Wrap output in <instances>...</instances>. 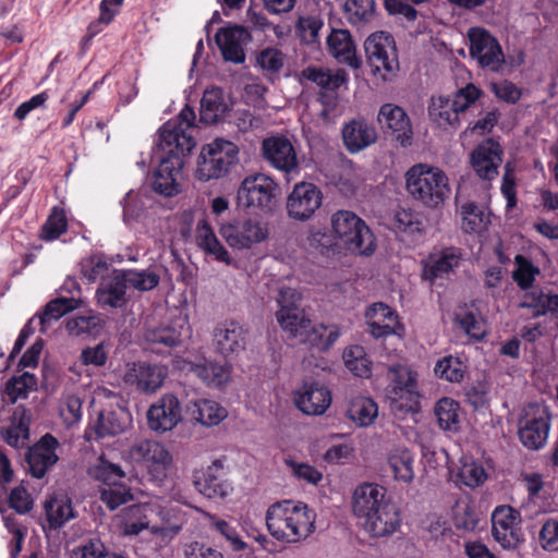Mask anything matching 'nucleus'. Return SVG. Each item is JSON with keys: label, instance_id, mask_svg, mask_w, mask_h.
I'll return each instance as SVG.
<instances>
[{"label": "nucleus", "instance_id": "nucleus-17", "mask_svg": "<svg viewBox=\"0 0 558 558\" xmlns=\"http://www.w3.org/2000/svg\"><path fill=\"white\" fill-rule=\"evenodd\" d=\"M262 156L272 168L286 174L299 171L296 150L291 141L283 135L264 138Z\"/></svg>", "mask_w": 558, "mask_h": 558}, {"label": "nucleus", "instance_id": "nucleus-62", "mask_svg": "<svg viewBox=\"0 0 558 558\" xmlns=\"http://www.w3.org/2000/svg\"><path fill=\"white\" fill-rule=\"evenodd\" d=\"M478 523L477 513L469 502L458 504L454 509L453 524L457 530L472 532Z\"/></svg>", "mask_w": 558, "mask_h": 558}, {"label": "nucleus", "instance_id": "nucleus-40", "mask_svg": "<svg viewBox=\"0 0 558 558\" xmlns=\"http://www.w3.org/2000/svg\"><path fill=\"white\" fill-rule=\"evenodd\" d=\"M348 417L360 426H368L378 415L377 403L367 397L357 396L351 399Z\"/></svg>", "mask_w": 558, "mask_h": 558}, {"label": "nucleus", "instance_id": "nucleus-31", "mask_svg": "<svg viewBox=\"0 0 558 558\" xmlns=\"http://www.w3.org/2000/svg\"><path fill=\"white\" fill-rule=\"evenodd\" d=\"M29 423L27 410L19 405L10 417V424L0 428V435L13 448L26 447L29 439Z\"/></svg>", "mask_w": 558, "mask_h": 558}, {"label": "nucleus", "instance_id": "nucleus-28", "mask_svg": "<svg viewBox=\"0 0 558 558\" xmlns=\"http://www.w3.org/2000/svg\"><path fill=\"white\" fill-rule=\"evenodd\" d=\"M378 121L390 131L392 138L401 146L407 147L412 144L411 121L400 106L384 104L378 112Z\"/></svg>", "mask_w": 558, "mask_h": 558}, {"label": "nucleus", "instance_id": "nucleus-23", "mask_svg": "<svg viewBox=\"0 0 558 558\" xmlns=\"http://www.w3.org/2000/svg\"><path fill=\"white\" fill-rule=\"evenodd\" d=\"M181 418V404L178 398L171 393L163 395L147 411L148 427L157 433L173 429Z\"/></svg>", "mask_w": 558, "mask_h": 558}, {"label": "nucleus", "instance_id": "nucleus-16", "mask_svg": "<svg viewBox=\"0 0 558 558\" xmlns=\"http://www.w3.org/2000/svg\"><path fill=\"white\" fill-rule=\"evenodd\" d=\"M504 149L500 143L488 137L483 140L472 150L470 163L476 175L484 181H493L499 173L502 163Z\"/></svg>", "mask_w": 558, "mask_h": 558}, {"label": "nucleus", "instance_id": "nucleus-36", "mask_svg": "<svg viewBox=\"0 0 558 558\" xmlns=\"http://www.w3.org/2000/svg\"><path fill=\"white\" fill-rule=\"evenodd\" d=\"M46 520L50 529H59L75 517L72 500L63 494L49 497L44 504Z\"/></svg>", "mask_w": 558, "mask_h": 558}, {"label": "nucleus", "instance_id": "nucleus-8", "mask_svg": "<svg viewBox=\"0 0 558 558\" xmlns=\"http://www.w3.org/2000/svg\"><path fill=\"white\" fill-rule=\"evenodd\" d=\"M482 96V90L469 83L459 88L452 98L446 96L432 97L428 113L430 120L439 128L457 129L460 125V114L465 112Z\"/></svg>", "mask_w": 558, "mask_h": 558}, {"label": "nucleus", "instance_id": "nucleus-30", "mask_svg": "<svg viewBox=\"0 0 558 558\" xmlns=\"http://www.w3.org/2000/svg\"><path fill=\"white\" fill-rule=\"evenodd\" d=\"M128 283L122 270H114L113 275L102 280L97 289V303L101 308H122L128 303Z\"/></svg>", "mask_w": 558, "mask_h": 558}, {"label": "nucleus", "instance_id": "nucleus-7", "mask_svg": "<svg viewBox=\"0 0 558 558\" xmlns=\"http://www.w3.org/2000/svg\"><path fill=\"white\" fill-rule=\"evenodd\" d=\"M331 228L339 244L351 253L371 256L376 250L375 236L356 214L338 210L331 216Z\"/></svg>", "mask_w": 558, "mask_h": 558}, {"label": "nucleus", "instance_id": "nucleus-58", "mask_svg": "<svg viewBox=\"0 0 558 558\" xmlns=\"http://www.w3.org/2000/svg\"><path fill=\"white\" fill-rule=\"evenodd\" d=\"M90 474L99 482H102L106 487L121 483L125 477V473L120 465L111 463L102 458L90 470Z\"/></svg>", "mask_w": 558, "mask_h": 558}, {"label": "nucleus", "instance_id": "nucleus-2", "mask_svg": "<svg viewBox=\"0 0 558 558\" xmlns=\"http://www.w3.org/2000/svg\"><path fill=\"white\" fill-rule=\"evenodd\" d=\"M196 146L191 135L183 133L178 123L166 122L159 129L155 154L160 161L155 171L154 190L165 196L179 193L178 177L184 166V157Z\"/></svg>", "mask_w": 558, "mask_h": 558}, {"label": "nucleus", "instance_id": "nucleus-6", "mask_svg": "<svg viewBox=\"0 0 558 558\" xmlns=\"http://www.w3.org/2000/svg\"><path fill=\"white\" fill-rule=\"evenodd\" d=\"M391 381L387 388V402L397 420H404L420 410L417 374L408 366L395 365L389 368Z\"/></svg>", "mask_w": 558, "mask_h": 558}, {"label": "nucleus", "instance_id": "nucleus-33", "mask_svg": "<svg viewBox=\"0 0 558 558\" xmlns=\"http://www.w3.org/2000/svg\"><path fill=\"white\" fill-rule=\"evenodd\" d=\"M217 349H245L250 331L235 320H226L218 324L213 332Z\"/></svg>", "mask_w": 558, "mask_h": 558}, {"label": "nucleus", "instance_id": "nucleus-12", "mask_svg": "<svg viewBox=\"0 0 558 558\" xmlns=\"http://www.w3.org/2000/svg\"><path fill=\"white\" fill-rule=\"evenodd\" d=\"M550 413L544 403L527 404L519 418V439L530 450L543 448L550 429Z\"/></svg>", "mask_w": 558, "mask_h": 558}, {"label": "nucleus", "instance_id": "nucleus-44", "mask_svg": "<svg viewBox=\"0 0 558 558\" xmlns=\"http://www.w3.org/2000/svg\"><path fill=\"white\" fill-rule=\"evenodd\" d=\"M522 307H527L533 311L534 316H544L547 314L558 313V294L546 293L542 290L532 291L526 293Z\"/></svg>", "mask_w": 558, "mask_h": 558}, {"label": "nucleus", "instance_id": "nucleus-57", "mask_svg": "<svg viewBox=\"0 0 558 558\" xmlns=\"http://www.w3.org/2000/svg\"><path fill=\"white\" fill-rule=\"evenodd\" d=\"M286 57L281 50L267 47L256 54L257 65L267 74L278 75L284 65Z\"/></svg>", "mask_w": 558, "mask_h": 558}, {"label": "nucleus", "instance_id": "nucleus-5", "mask_svg": "<svg viewBox=\"0 0 558 558\" xmlns=\"http://www.w3.org/2000/svg\"><path fill=\"white\" fill-rule=\"evenodd\" d=\"M405 185L414 199L430 208L444 203L450 193L445 172L424 163L414 165L407 171Z\"/></svg>", "mask_w": 558, "mask_h": 558}, {"label": "nucleus", "instance_id": "nucleus-53", "mask_svg": "<svg viewBox=\"0 0 558 558\" xmlns=\"http://www.w3.org/2000/svg\"><path fill=\"white\" fill-rule=\"evenodd\" d=\"M324 26V21L319 15L299 16L295 24V33L300 40L306 45L318 41L319 32Z\"/></svg>", "mask_w": 558, "mask_h": 558}, {"label": "nucleus", "instance_id": "nucleus-11", "mask_svg": "<svg viewBox=\"0 0 558 558\" xmlns=\"http://www.w3.org/2000/svg\"><path fill=\"white\" fill-rule=\"evenodd\" d=\"M280 192L279 184L272 178L256 173L242 181L238 190V202L241 206L269 213L276 206Z\"/></svg>", "mask_w": 558, "mask_h": 558}, {"label": "nucleus", "instance_id": "nucleus-54", "mask_svg": "<svg viewBox=\"0 0 558 558\" xmlns=\"http://www.w3.org/2000/svg\"><path fill=\"white\" fill-rule=\"evenodd\" d=\"M458 481L471 488L484 484L487 478L483 465L472 459H463L457 474Z\"/></svg>", "mask_w": 558, "mask_h": 558}, {"label": "nucleus", "instance_id": "nucleus-18", "mask_svg": "<svg viewBox=\"0 0 558 558\" xmlns=\"http://www.w3.org/2000/svg\"><path fill=\"white\" fill-rule=\"evenodd\" d=\"M470 54L477 60L482 68L498 71L504 63V53L498 40L482 27L469 32Z\"/></svg>", "mask_w": 558, "mask_h": 558}, {"label": "nucleus", "instance_id": "nucleus-14", "mask_svg": "<svg viewBox=\"0 0 558 558\" xmlns=\"http://www.w3.org/2000/svg\"><path fill=\"white\" fill-rule=\"evenodd\" d=\"M220 234L232 248H251L254 244L265 241L269 231L260 220L246 218L234 219L220 227Z\"/></svg>", "mask_w": 558, "mask_h": 558}, {"label": "nucleus", "instance_id": "nucleus-24", "mask_svg": "<svg viewBox=\"0 0 558 558\" xmlns=\"http://www.w3.org/2000/svg\"><path fill=\"white\" fill-rule=\"evenodd\" d=\"M195 489L207 498H223L229 494L230 484L225 478L223 461L216 459L206 468L193 472Z\"/></svg>", "mask_w": 558, "mask_h": 558}, {"label": "nucleus", "instance_id": "nucleus-21", "mask_svg": "<svg viewBox=\"0 0 558 558\" xmlns=\"http://www.w3.org/2000/svg\"><path fill=\"white\" fill-rule=\"evenodd\" d=\"M129 454L132 460L143 462L156 477L165 475L172 464V456L166 447L151 439H142L134 442Z\"/></svg>", "mask_w": 558, "mask_h": 558}, {"label": "nucleus", "instance_id": "nucleus-3", "mask_svg": "<svg viewBox=\"0 0 558 558\" xmlns=\"http://www.w3.org/2000/svg\"><path fill=\"white\" fill-rule=\"evenodd\" d=\"M316 513L306 504L282 500L266 512V525L272 537L286 543H299L315 531Z\"/></svg>", "mask_w": 558, "mask_h": 558}, {"label": "nucleus", "instance_id": "nucleus-34", "mask_svg": "<svg viewBox=\"0 0 558 558\" xmlns=\"http://www.w3.org/2000/svg\"><path fill=\"white\" fill-rule=\"evenodd\" d=\"M460 256L453 248H446L439 254H433L423 266L422 277L425 280L434 282L437 278L453 271L459 266Z\"/></svg>", "mask_w": 558, "mask_h": 558}, {"label": "nucleus", "instance_id": "nucleus-59", "mask_svg": "<svg viewBox=\"0 0 558 558\" xmlns=\"http://www.w3.org/2000/svg\"><path fill=\"white\" fill-rule=\"evenodd\" d=\"M133 499V495L125 485L121 483L104 487L100 490V500L110 509L116 510Z\"/></svg>", "mask_w": 558, "mask_h": 558}, {"label": "nucleus", "instance_id": "nucleus-61", "mask_svg": "<svg viewBox=\"0 0 558 558\" xmlns=\"http://www.w3.org/2000/svg\"><path fill=\"white\" fill-rule=\"evenodd\" d=\"M128 286L140 291L153 290L159 283V276L149 270H122Z\"/></svg>", "mask_w": 558, "mask_h": 558}, {"label": "nucleus", "instance_id": "nucleus-39", "mask_svg": "<svg viewBox=\"0 0 558 558\" xmlns=\"http://www.w3.org/2000/svg\"><path fill=\"white\" fill-rule=\"evenodd\" d=\"M134 372L137 387L144 392H155L162 386L168 375L167 367L145 363L138 364Z\"/></svg>", "mask_w": 558, "mask_h": 558}, {"label": "nucleus", "instance_id": "nucleus-51", "mask_svg": "<svg viewBox=\"0 0 558 558\" xmlns=\"http://www.w3.org/2000/svg\"><path fill=\"white\" fill-rule=\"evenodd\" d=\"M37 387L36 377L24 372L20 376L12 377L5 384V395L11 403H15L19 399H25L31 390H35Z\"/></svg>", "mask_w": 558, "mask_h": 558}, {"label": "nucleus", "instance_id": "nucleus-26", "mask_svg": "<svg viewBox=\"0 0 558 558\" xmlns=\"http://www.w3.org/2000/svg\"><path fill=\"white\" fill-rule=\"evenodd\" d=\"M250 32L241 25H232L218 29L215 41L226 61L236 64L245 61L243 45L251 41Z\"/></svg>", "mask_w": 558, "mask_h": 558}, {"label": "nucleus", "instance_id": "nucleus-37", "mask_svg": "<svg viewBox=\"0 0 558 558\" xmlns=\"http://www.w3.org/2000/svg\"><path fill=\"white\" fill-rule=\"evenodd\" d=\"M196 242L197 245L207 254L213 256L216 260L225 263L227 265L231 264V258L222 245V243L218 240L211 227L208 225L206 220H201L197 225L196 229Z\"/></svg>", "mask_w": 558, "mask_h": 558}, {"label": "nucleus", "instance_id": "nucleus-43", "mask_svg": "<svg viewBox=\"0 0 558 558\" xmlns=\"http://www.w3.org/2000/svg\"><path fill=\"white\" fill-rule=\"evenodd\" d=\"M227 415V410L214 400L201 399L193 404V418L205 426L218 425Z\"/></svg>", "mask_w": 558, "mask_h": 558}, {"label": "nucleus", "instance_id": "nucleus-35", "mask_svg": "<svg viewBox=\"0 0 558 558\" xmlns=\"http://www.w3.org/2000/svg\"><path fill=\"white\" fill-rule=\"evenodd\" d=\"M228 111L223 99V92L219 87L205 89L201 99L199 121L204 124H214L221 120Z\"/></svg>", "mask_w": 558, "mask_h": 558}, {"label": "nucleus", "instance_id": "nucleus-47", "mask_svg": "<svg viewBox=\"0 0 558 558\" xmlns=\"http://www.w3.org/2000/svg\"><path fill=\"white\" fill-rule=\"evenodd\" d=\"M128 427L126 415L122 412H102L94 427L97 438L116 436L123 433Z\"/></svg>", "mask_w": 558, "mask_h": 558}, {"label": "nucleus", "instance_id": "nucleus-15", "mask_svg": "<svg viewBox=\"0 0 558 558\" xmlns=\"http://www.w3.org/2000/svg\"><path fill=\"white\" fill-rule=\"evenodd\" d=\"M323 193L318 186L310 182L296 183L287 197L289 218L296 221H307L320 208Z\"/></svg>", "mask_w": 558, "mask_h": 558}, {"label": "nucleus", "instance_id": "nucleus-13", "mask_svg": "<svg viewBox=\"0 0 558 558\" xmlns=\"http://www.w3.org/2000/svg\"><path fill=\"white\" fill-rule=\"evenodd\" d=\"M172 363L175 369L194 373L207 385L218 387L229 380L230 367L226 363L206 359L196 351H183L182 355L174 356Z\"/></svg>", "mask_w": 558, "mask_h": 558}, {"label": "nucleus", "instance_id": "nucleus-60", "mask_svg": "<svg viewBox=\"0 0 558 558\" xmlns=\"http://www.w3.org/2000/svg\"><path fill=\"white\" fill-rule=\"evenodd\" d=\"M347 368L357 377H369L372 362L365 351H343Z\"/></svg>", "mask_w": 558, "mask_h": 558}, {"label": "nucleus", "instance_id": "nucleus-4", "mask_svg": "<svg viewBox=\"0 0 558 558\" xmlns=\"http://www.w3.org/2000/svg\"><path fill=\"white\" fill-rule=\"evenodd\" d=\"M81 304V300L74 296H60L50 300L40 311L31 317L24 325L12 349H23L27 341L35 336L38 330L34 343L28 349H44L46 342L41 335H47L52 330L61 317L76 310Z\"/></svg>", "mask_w": 558, "mask_h": 558}, {"label": "nucleus", "instance_id": "nucleus-42", "mask_svg": "<svg viewBox=\"0 0 558 558\" xmlns=\"http://www.w3.org/2000/svg\"><path fill=\"white\" fill-rule=\"evenodd\" d=\"M106 325V319L100 314H90L87 316H76L66 322V330L69 335L80 336H99Z\"/></svg>", "mask_w": 558, "mask_h": 558}, {"label": "nucleus", "instance_id": "nucleus-46", "mask_svg": "<svg viewBox=\"0 0 558 558\" xmlns=\"http://www.w3.org/2000/svg\"><path fill=\"white\" fill-rule=\"evenodd\" d=\"M465 372V362L460 356L453 355H448L440 359L434 367L435 376L449 383L462 381Z\"/></svg>", "mask_w": 558, "mask_h": 558}, {"label": "nucleus", "instance_id": "nucleus-50", "mask_svg": "<svg viewBox=\"0 0 558 558\" xmlns=\"http://www.w3.org/2000/svg\"><path fill=\"white\" fill-rule=\"evenodd\" d=\"M515 269L512 278L521 290H527L533 287L535 278L539 275V268L535 266L530 258L522 254L514 256Z\"/></svg>", "mask_w": 558, "mask_h": 558}, {"label": "nucleus", "instance_id": "nucleus-22", "mask_svg": "<svg viewBox=\"0 0 558 558\" xmlns=\"http://www.w3.org/2000/svg\"><path fill=\"white\" fill-rule=\"evenodd\" d=\"M365 318L369 333L376 339L392 335L401 337L404 332L398 313L383 302L372 304L366 310Z\"/></svg>", "mask_w": 558, "mask_h": 558}, {"label": "nucleus", "instance_id": "nucleus-52", "mask_svg": "<svg viewBox=\"0 0 558 558\" xmlns=\"http://www.w3.org/2000/svg\"><path fill=\"white\" fill-rule=\"evenodd\" d=\"M144 338L153 344H162L174 348L181 344V331L169 325L153 327L148 325L144 332Z\"/></svg>", "mask_w": 558, "mask_h": 558}, {"label": "nucleus", "instance_id": "nucleus-49", "mask_svg": "<svg viewBox=\"0 0 558 558\" xmlns=\"http://www.w3.org/2000/svg\"><path fill=\"white\" fill-rule=\"evenodd\" d=\"M347 19L350 24L362 26L368 23L375 15V0H347Z\"/></svg>", "mask_w": 558, "mask_h": 558}, {"label": "nucleus", "instance_id": "nucleus-56", "mask_svg": "<svg viewBox=\"0 0 558 558\" xmlns=\"http://www.w3.org/2000/svg\"><path fill=\"white\" fill-rule=\"evenodd\" d=\"M68 229V219L62 208L53 207L41 228V239L45 241L57 240Z\"/></svg>", "mask_w": 558, "mask_h": 558}, {"label": "nucleus", "instance_id": "nucleus-45", "mask_svg": "<svg viewBox=\"0 0 558 558\" xmlns=\"http://www.w3.org/2000/svg\"><path fill=\"white\" fill-rule=\"evenodd\" d=\"M461 229L469 234L482 232L489 223V218L474 202H468L461 206Z\"/></svg>", "mask_w": 558, "mask_h": 558}, {"label": "nucleus", "instance_id": "nucleus-10", "mask_svg": "<svg viewBox=\"0 0 558 558\" xmlns=\"http://www.w3.org/2000/svg\"><path fill=\"white\" fill-rule=\"evenodd\" d=\"M367 63L373 75L391 81L400 70L396 40L390 33L375 32L364 43Z\"/></svg>", "mask_w": 558, "mask_h": 558}, {"label": "nucleus", "instance_id": "nucleus-63", "mask_svg": "<svg viewBox=\"0 0 558 558\" xmlns=\"http://www.w3.org/2000/svg\"><path fill=\"white\" fill-rule=\"evenodd\" d=\"M308 245L319 250L323 254L335 252L338 246V240L335 233H329L325 229L311 230L307 236Z\"/></svg>", "mask_w": 558, "mask_h": 558}, {"label": "nucleus", "instance_id": "nucleus-1", "mask_svg": "<svg viewBox=\"0 0 558 558\" xmlns=\"http://www.w3.org/2000/svg\"><path fill=\"white\" fill-rule=\"evenodd\" d=\"M302 294L293 288L284 287L279 291L276 318L281 329L290 338L301 343H308L311 349H330L340 337V329L336 325L313 326L301 307Z\"/></svg>", "mask_w": 558, "mask_h": 558}, {"label": "nucleus", "instance_id": "nucleus-29", "mask_svg": "<svg viewBox=\"0 0 558 558\" xmlns=\"http://www.w3.org/2000/svg\"><path fill=\"white\" fill-rule=\"evenodd\" d=\"M401 525V515L392 501L381 507L378 512L361 524V527L373 538L391 536Z\"/></svg>", "mask_w": 558, "mask_h": 558}, {"label": "nucleus", "instance_id": "nucleus-38", "mask_svg": "<svg viewBox=\"0 0 558 558\" xmlns=\"http://www.w3.org/2000/svg\"><path fill=\"white\" fill-rule=\"evenodd\" d=\"M327 43L330 51L338 60L345 62L353 68H357L360 65V62L355 57V46L349 31H332Z\"/></svg>", "mask_w": 558, "mask_h": 558}, {"label": "nucleus", "instance_id": "nucleus-41", "mask_svg": "<svg viewBox=\"0 0 558 558\" xmlns=\"http://www.w3.org/2000/svg\"><path fill=\"white\" fill-rule=\"evenodd\" d=\"M413 456L405 448H396L388 456V466L397 481L410 483L414 477Z\"/></svg>", "mask_w": 558, "mask_h": 558}, {"label": "nucleus", "instance_id": "nucleus-55", "mask_svg": "<svg viewBox=\"0 0 558 558\" xmlns=\"http://www.w3.org/2000/svg\"><path fill=\"white\" fill-rule=\"evenodd\" d=\"M393 227L400 233L410 236L423 233V222L420 216L412 209L399 208L393 217Z\"/></svg>", "mask_w": 558, "mask_h": 558}, {"label": "nucleus", "instance_id": "nucleus-20", "mask_svg": "<svg viewBox=\"0 0 558 558\" xmlns=\"http://www.w3.org/2000/svg\"><path fill=\"white\" fill-rule=\"evenodd\" d=\"M390 501L383 486L364 483L359 485L352 494V511L361 525Z\"/></svg>", "mask_w": 558, "mask_h": 558}, {"label": "nucleus", "instance_id": "nucleus-9", "mask_svg": "<svg viewBox=\"0 0 558 558\" xmlns=\"http://www.w3.org/2000/svg\"><path fill=\"white\" fill-rule=\"evenodd\" d=\"M238 161L239 147L231 141L215 138L202 148L197 159L196 178L204 182L222 178Z\"/></svg>", "mask_w": 558, "mask_h": 558}, {"label": "nucleus", "instance_id": "nucleus-19", "mask_svg": "<svg viewBox=\"0 0 558 558\" xmlns=\"http://www.w3.org/2000/svg\"><path fill=\"white\" fill-rule=\"evenodd\" d=\"M521 517L510 506H499L492 514V534L505 549L515 548L521 542Z\"/></svg>", "mask_w": 558, "mask_h": 558}, {"label": "nucleus", "instance_id": "nucleus-64", "mask_svg": "<svg viewBox=\"0 0 558 558\" xmlns=\"http://www.w3.org/2000/svg\"><path fill=\"white\" fill-rule=\"evenodd\" d=\"M106 553L105 544L99 538L93 537L73 548L70 558H102Z\"/></svg>", "mask_w": 558, "mask_h": 558}, {"label": "nucleus", "instance_id": "nucleus-27", "mask_svg": "<svg viewBox=\"0 0 558 558\" xmlns=\"http://www.w3.org/2000/svg\"><path fill=\"white\" fill-rule=\"evenodd\" d=\"M296 408L307 415H322L330 407L331 392L320 383H304L294 392Z\"/></svg>", "mask_w": 558, "mask_h": 558}, {"label": "nucleus", "instance_id": "nucleus-25", "mask_svg": "<svg viewBox=\"0 0 558 558\" xmlns=\"http://www.w3.org/2000/svg\"><path fill=\"white\" fill-rule=\"evenodd\" d=\"M58 445L59 442L53 436L46 434L38 442L28 448L25 461L32 476L43 478L57 463L59 459L56 453Z\"/></svg>", "mask_w": 558, "mask_h": 558}, {"label": "nucleus", "instance_id": "nucleus-48", "mask_svg": "<svg viewBox=\"0 0 558 558\" xmlns=\"http://www.w3.org/2000/svg\"><path fill=\"white\" fill-rule=\"evenodd\" d=\"M459 403L450 398L440 399L434 409L438 425L444 430L457 432L459 429Z\"/></svg>", "mask_w": 558, "mask_h": 558}, {"label": "nucleus", "instance_id": "nucleus-32", "mask_svg": "<svg viewBox=\"0 0 558 558\" xmlns=\"http://www.w3.org/2000/svg\"><path fill=\"white\" fill-rule=\"evenodd\" d=\"M342 138L347 149L354 154L373 144L377 133L365 120L353 119L343 126Z\"/></svg>", "mask_w": 558, "mask_h": 558}]
</instances>
